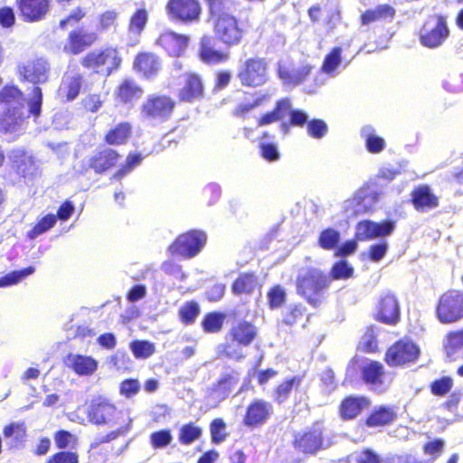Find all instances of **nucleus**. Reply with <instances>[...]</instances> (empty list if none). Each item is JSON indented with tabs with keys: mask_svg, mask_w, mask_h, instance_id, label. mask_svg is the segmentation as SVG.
Listing matches in <instances>:
<instances>
[{
	"mask_svg": "<svg viewBox=\"0 0 463 463\" xmlns=\"http://www.w3.org/2000/svg\"><path fill=\"white\" fill-rule=\"evenodd\" d=\"M330 284V277L317 268L301 269L296 281L298 294L313 307L321 304L324 293Z\"/></svg>",
	"mask_w": 463,
	"mask_h": 463,
	"instance_id": "nucleus-1",
	"label": "nucleus"
},
{
	"mask_svg": "<svg viewBox=\"0 0 463 463\" xmlns=\"http://www.w3.org/2000/svg\"><path fill=\"white\" fill-rule=\"evenodd\" d=\"M24 101V93L15 86H5L0 91V103L6 109L1 123L5 131L13 130L23 120Z\"/></svg>",
	"mask_w": 463,
	"mask_h": 463,
	"instance_id": "nucleus-2",
	"label": "nucleus"
},
{
	"mask_svg": "<svg viewBox=\"0 0 463 463\" xmlns=\"http://www.w3.org/2000/svg\"><path fill=\"white\" fill-rule=\"evenodd\" d=\"M90 422L96 425L115 426L123 424L128 413L118 410L105 398H98L91 402L87 411Z\"/></svg>",
	"mask_w": 463,
	"mask_h": 463,
	"instance_id": "nucleus-3",
	"label": "nucleus"
},
{
	"mask_svg": "<svg viewBox=\"0 0 463 463\" xmlns=\"http://www.w3.org/2000/svg\"><path fill=\"white\" fill-rule=\"evenodd\" d=\"M382 194L373 187H362L352 198L343 203V211L345 217L353 218L373 212Z\"/></svg>",
	"mask_w": 463,
	"mask_h": 463,
	"instance_id": "nucleus-4",
	"label": "nucleus"
},
{
	"mask_svg": "<svg viewBox=\"0 0 463 463\" xmlns=\"http://www.w3.org/2000/svg\"><path fill=\"white\" fill-rule=\"evenodd\" d=\"M256 328L250 323L241 321L234 325L230 336L232 341L223 346V353L230 358L239 360L244 356L241 346L249 345L256 336Z\"/></svg>",
	"mask_w": 463,
	"mask_h": 463,
	"instance_id": "nucleus-5",
	"label": "nucleus"
},
{
	"mask_svg": "<svg viewBox=\"0 0 463 463\" xmlns=\"http://www.w3.org/2000/svg\"><path fill=\"white\" fill-rule=\"evenodd\" d=\"M121 61L118 51L116 48L108 47L103 50H94L89 52L84 57L82 64L84 67L92 69L98 73L109 76L119 67Z\"/></svg>",
	"mask_w": 463,
	"mask_h": 463,
	"instance_id": "nucleus-6",
	"label": "nucleus"
},
{
	"mask_svg": "<svg viewBox=\"0 0 463 463\" xmlns=\"http://www.w3.org/2000/svg\"><path fill=\"white\" fill-rule=\"evenodd\" d=\"M437 317L439 322L450 324L463 318V292L449 290L440 298L437 306Z\"/></svg>",
	"mask_w": 463,
	"mask_h": 463,
	"instance_id": "nucleus-7",
	"label": "nucleus"
},
{
	"mask_svg": "<svg viewBox=\"0 0 463 463\" xmlns=\"http://www.w3.org/2000/svg\"><path fill=\"white\" fill-rule=\"evenodd\" d=\"M175 102L165 95H150L141 107V116L151 122H164L172 114Z\"/></svg>",
	"mask_w": 463,
	"mask_h": 463,
	"instance_id": "nucleus-8",
	"label": "nucleus"
},
{
	"mask_svg": "<svg viewBox=\"0 0 463 463\" xmlns=\"http://www.w3.org/2000/svg\"><path fill=\"white\" fill-rule=\"evenodd\" d=\"M449 33L445 17L430 16L420 31V43L428 48L440 46Z\"/></svg>",
	"mask_w": 463,
	"mask_h": 463,
	"instance_id": "nucleus-9",
	"label": "nucleus"
},
{
	"mask_svg": "<svg viewBox=\"0 0 463 463\" xmlns=\"http://www.w3.org/2000/svg\"><path fill=\"white\" fill-rule=\"evenodd\" d=\"M206 235L203 232L192 231L180 235L169 247L171 254L190 259L197 255L204 246Z\"/></svg>",
	"mask_w": 463,
	"mask_h": 463,
	"instance_id": "nucleus-10",
	"label": "nucleus"
},
{
	"mask_svg": "<svg viewBox=\"0 0 463 463\" xmlns=\"http://www.w3.org/2000/svg\"><path fill=\"white\" fill-rule=\"evenodd\" d=\"M165 11L170 19L184 24L197 23L202 14L198 0H169Z\"/></svg>",
	"mask_w": 463,
	"mask_h": 463,
	"instance_id": "nucleus-11",
	"label": "nucleus"
},
{
	"mask_svg": "<svg viewBox=\"0 0 463 463\" xmlns=\"http://www.w3.org/2000/svg\"><path fill=\"white\" fill-rule=\"evenodd\" d=\"M238 78L242 85L258 87L268 80V64L264 59H248L241 67Z\"/></svg>",
	"mask_w": 463,
	"mask_h": 463,
	"instance_id": "nucleus-12",
	"label": "nucleus"
},
{
	"mask_svg": "<svg viewBox=\"0 0 463 463\" xmlns=\"http://www.w3.org/2000/svg\"><path fill=\"white\" fill-rule=\"evenodd\" d=\"M323 425L319 422L297 432L294 437V448L305 454H315L323 446Z\"/></svg>",
	"mask_w": 463,
	"mask_h": 463,
	"instance_id": "nucleus-13",
	"label": "nucleus"
},
{
	"mask_svg": "<svg viewBox=\"0 0 463 463\" xmlns=\"http://www.w3.org/2000/svg\"><path fill=\"white\" fill-rule=\"evenodd\" d=\"M214 33L222 43L229 46L239 44L243 35L237 19L229 14H222L216 19Z\"/></svg>",
	"mask_w": 463,
	"mask_h": 463,
	"instance_id": "nucleus-14",
	"label": "nucleus"
},
{
	"mask_svg": "<svg viewBox=\"0 0 463 463\" xmlns=\"http://www.w3.org/2000/svg\"><path fill=\"white\" fill-rule=\"evenodd\" d=\"M419 354V347L412 342L399 341L388 349L385 360L391 366L402 365L415 362Z\"/></svg>",
	"mask_w": 463,
	"mask_h": 463,
	"instance_id": "nucleus-15",
	"label": "nucleus"
},
{
	"mask_svg": "<svg viewBox=\"0 0 463 463\" xmlns=\"http://www.w3.org/2000/svg\"><path fill=\"white\" fill-rule=\"evenodd\" d=\"M395 228L392 221H384L381 223L365 220L359 222L355 227V237L358 241H369L391 235Z\"/></svg>",
	"mask_w": 463,
	"mask_h": 463,
	"instance_id": "nucleus-16",
	"label": "nucleus"
},
{
	"mask_svg": "<svg viewBox=\"0 0 463 463\" xmlns=\"http://www.w3.org/2000/svg\"><path fill=\"white\" fill-rule=\"evenodd\" d=\"M376 317L379 321L394 325L400 318V307L396 297L390 292L383 293L377 304Z\"/></svg>",
	"mask_w": 463,
	"mask_h": 463,
	"instance_id": "nucleus-17",
	"label": "nucleus"
},
{
	"mask_svg": "<svg viewBox=\"0 0 463 463\" xmlns=\"http://www.w3.org/2000/svg\"><path fill=\"white\" fill-rule=\"evenodd\" d=\"M362 373L364 381L375 392H383L390 384L383 364L378 362L367 363L363 366Z\"/></svg>",
	"mask_w": 463,
	"mask_h": 463,
	"instance_id": "nucleus-18",
	"label": "nucleus"
},
{
	"mask_svg": "<svg viewBox=\"0 0 463 463\" xmlns=\"http://www.w3.org/2000/svg\"><path fill=\"white\" fill-rule=\"evenodd\" d=\"M119 155L112 148H103L84 161L85 169H93L96 174H102L113 167Z\"/></svg>",
	"mask_w": 463,
	"mask_h": 463,
	"instance_id": "nucleus-19",
	"label": "nucleus"
},
{
	"mask_svg": "<svg viewBox=\"0 0 463 463\" xmlns=\"http://www.w3.org/2000/svg\"><path fill=\"white\" fill-rule=\"evenodd\" d=\"M273 411L272 405L263 400H255L246 411L243 422L247 427L256 428L264 424Z\"/></svg>",
	"mask_w": 463,
	"mask_h": 463,
	"instance_id": "nucleus-20",
	"label": "nucleus"
},
{
	"mask_svg": "<svg viewBox=\"0 0 463 463\" xmlns=\"http://www.w3.org/2000/svg\"><path fill=\"white\" fill-rule=\"evenodd\" d=\"M48 71V63L43 59L30 61L18 67V71L24 80L33 84L46 82Z\"/></svg>",
	"mask_w": 463,
	"mask_h": 463,
	"instance_id": "nucleus-21",
	"label": "nucleus"
},
{
	"mask_svg": "<svg viewBox=\"0 0 463 463\" xmlns=\"http://www.w3.org/2000/svg\"><path fill=\"white\" fill-rule=\"evenodd\" d=\"M312 67L308 64L292 66L286 63H279L278 75L286 85L297 86L301 84L311 73Z\"/></svg>",
	"mask_w": 463,
	"mask_h": 463,
	"instance_id": "nucleus-22",
	"label": "nucleus"
},
{
	"mask_svg": "<svg viewBox=\"0 0 463 463\" xmlns=\"http://www.w3.org/2000/svg\"><path fill=\"white\" fill-rule=\"evenodd\" d=\"M189 37L167 31L160 34L156 43L165 50L171 56H181L188 44Z\"/></svg>",
	"mask_w": 463,
	"mask_h": 463,
	"instance_id": "nucleus-23",
	"label": "nucleus"
},
{
	"mask_svg": "<svg viewBox=\"0 0 463 463\" xmlns=\"http://www.w3.org/2000/svg\"><path fill=\"white\" fill-rule=\"evenodd\" d=\"M17 4L21 14L27 22L40 21L49 11V0H17Z\"/></svg>",
	"mask_w": 463,
	"mask_h": 463,
	"instance_id": "nucleus-24",
	"label": "nucleus"
},
{
	"mask_svg": "<svg viewBox=\"0 0 463 463\" xmlns=\"http://www.w3.org/2000/svg\"><path fill=\"white\" fill-rule=\"evenodd\" d=\"M64 363L67 367L80 376L91 375L98 368V362L93 357L78 354H69Z\"/></svg>",
	"mask_w": 463,
	"mask_h": 463,
	"instance_id": "nucleus-25",
	"label": "nucleus"
},
{
	"mask_svg": "<svg viewBox=\"0 0 463 463\" xmlns=\"http://www.w3.org/2000/svg\"><path fill=\"white\" fill-rule=\"evenodd\" d=\"M9 159L23 176H33L38 172V165L33 156L23 149L12 150L9 154Z\"/></svg>",
	"mask_w": 463,
	"mask_h": 463,
	"instance_id": "nucleus-26",
	"label": "nucleus"
},
{
	"mask_svg": "<svg viewBox=\"0 0 463 463\" xmlns=\"http://www.w3.org/2000/svg\"><path fill=\"white\" fill-rule=\"evenodd\" d=\"M411 202L415 209L419 212H427L439 205V198L436 196L430 186L420 185L411 193Z\"/></svg>",
	"mask_w": 463,
	"mask_h": 463,
	"instance_id": "nucleus-27",
	"label": "nucleus"
},
{
	"mask_svg": "<svg viewBox=\"0 0 463 463\" xmlns=\"http://www.w3.org/2000/svg\"><path fill=\"white\" fill-rule=\"evenodd\" d=\"M96 40L97 34L95 33L84 30L75 31L70 33L69 44L65 46V49L77 54L95 43Z\"/></svg>",
	"mask_w": 463,
	"mask_h": 463,
	"instance_id": "nucleus-28",
	"label": "nucleus"
},
{
	"mask_svg": "<svg viewBox=\"0 0 463 463\" xmlns=\"http://www.w3.org/2000/svg\"><path fill=\"white\" fill-rule=\"evenodd\" d=\"M160 67L161 62L158 57L149 52L138 54L134 62V68L146 78L156 75Z\"/></svg>",
	"mask_w": 463,
	"mask_h": 463,
	"instance_id": "nucleus-29",
	"label": "nucleus"
},
{
	"mask_svg": "<svg viewBox=\"0 0 463 463\" xmlns=\"http://www.w3.org/2000/svg\"><path fill=\"white\" fill-rule=\"evenodd\" d=\"M143 94L142 89L132 80H125L118 86L116 97L122 103H132L138 99Z\"/></svg>",
	"mask_w": 463,
	"mask_h": 463,
	"instance_id": "nucleus-30",
	"label": "nucleus"
},
{
	"mask_svg": "<svg viewBox=\"0 0 463 463\" xmlns=\"http://www.w3.org/2000/svg\"><path fill=\"white\" fill-rule=\"evenodd\" d=\"M395 14V9L389 5H380L373 9L364 12L362 16V24H369L378 21H391Z\"/></svg>",
	"mask_w": 463,
	"mask_h": 463,
	"instance_id": "nucleus-31",
	"label": "nucleus"
},
{
	"mask_svg": "<svg viewBox=\"0 0 463 463\" xmlns=\"http://www.w3.org/2000/svg\"><path fill=\"white\" fill-rule=\"evenodd\" d=\"M368 405L369 402L364 397H347L341 404V415L345 419H354Z\"/></svg>",
	"mask_w": 463,
	"mask_h": 463,
	"instance_id": "nucleus-32",
	"label": "nucleus"
},
{
	"mask_svg": "<svg viewBox=\"0 0 463 463\" xmlns=\"http://www.w3.org/2000/svg\"><path fill=\"white\" fill-rule=\"evenodd\" d=\"M132 126L128 122H121L111 128L105 136V141L111 146L125 144L130 137Z\"/></svg>",
	"mask_w": 463,
	"mask_h": 463,
	"instance_id": "nucleus-33",
	"label": "nucleus"
},
{
	"mask_svg": "<svg viewBox=\"0 0 463 463\" xmlns=\"http://www.w3.org/2000/svg\"><path fill=\"white\" fill-rule=\"evenodd\" d=\"M26 428L24 423L13 422L5 427L4 437L12 448H19L25 440Z\"/></svg>",
	"mask_w": 463,
	"mask_h": 463,
	"instance_id": "nucleus-34",
	"label": "nucleus"
},
{
	"mask_svg": "<svg viewBox=\"0 0 463 463\" xmlns=\"http://www.w3.org/2000/svg\"><path fill=\"white\" fill-rule=\"evenodd\" d=\"M202 94L203 83L201 79L195 74L187 75L185 84L180 91L181 99L185 101H191L199 98Z\"/></svg>",
	"mask_w": 463,
	"mask_h": 463,
	"instance_id": "nucleus-35",
	"label": "nucleus"
},
{
	"mask_svg": "<svg viewBox=\"0 0 463 463\" xmlns=\"http://www.w3.org/2000/svg\"><path fill=\"white\" fill-rule=\"evenodd\" d=\"M361 135L370 153L378 154L385 148L384 139L375 134V130L372 126H364L361 130Z\"/></svg>",
	"mask_w": 463,
	"mask_h": 463,
	"instance_id": "nucleus-36",
	"label": "nucleus"
},
{
	"mask_svg": "<svg viewBox=\"0 0 463 463\" xmlns=\"http://www.w3.org/2000/svg\"><path fill=\"white\" fill-rule=\"evenodd\" d=\"M257 286L258 279L254 274L243 273L233 282L232 291L235 295L250 294Z\"/></svg>",
	"mask_w": 463,
	"mask_h": 463,
	"instance_id": "nucleus-37",
	"label": "nucleus"
},
{
	"mask_svg": "<svg viewBox=\"0 0 463 463\" xmlns=\"http://www.w3.org/2000/svg\"><path fill=\"white\" fill-rule=\"evenodd\" d=\"M201 59L207 63H219L227 60V54L211 47V38L203 36L201 40Z\"/></svg>",
	"mask_w": 463,
	"mask_h": 463,
	"instance_id": "nucleus-38",
	"label": "nucleus"
},
{
	"mask_svg": "<svg viewBox=\"0 0 463 463\" xmlns=\"http://www.w3.org/2000/svg\"><path fill=\"white\" fill-rule=\"evenodd\" d=\"M81 78L79 74L67 75L60 87L61 95H64L67 100H73L80 93Z\"/></svg>",
	"mask_w": 463,
	"mask_h": 463,
	"instance_id": "nucleus-39",
	"label": "nucleus"
},
{
	"mask_svg": "<svg viewBox=\"0 0 463 463\" xmlns=\"http://www.w3.org/2000/svg\"><path fill=\"white\" fill-rule=\"evenodd\" d=\"M291 109V103L288 99H283L277 102L275 109L271 112L264 115L259 122L260 126L269 125L283 118L289 109Z\"/></svg>",
	"mask_w": 463,
	"mask_h": 463,
	"instance_id": "nucleus-40",
	"label": "nucleus"
},
{
	"mask_svg": "<svg viewBox=\"0 0 463 463\" xmlns=\"http://www.w3.org/2000/svg\"><path fill=\"white\" fill-rule=\"evenodd\" d=\"M395 418L396 413L392 408L381 407L378 411L371 414L366 423L370 427L383 426L392 422Z\"/></svg>",
	"mask_w": 463,
	"mask_h": 463,
	"instance_id": "nucleus-41",
	"label": "nucleus"
},
{
	"mask_svg": "<svg viewBox=\"0 0 463 463\" xmlns=\"http://www.w3.org/2000/svg\"><path fill=\"white\" fill-rule=\"evenodd\" d=\"M445 349L447 355L452 359L458 353H463V329L452 331L447 335Z\"/></svg>",
	"mask_w": 463,
	"mask_h": 463,
	"instance_id": "nucleus-42",
	"label": "nucleus"
},
{
	"mask_svg": "<svg viewBox=\"0 0 463 463\" xmlns=\"http://www.w3.org/2000/svg\"><path fill=\"white\" fill-rule=\"evenodd\" d=\"M342 49L335 47L326 57L322 65V71L332 77L336 75V70L342 62Z\"/></svg>",
	"mask_w": 463,
	"mask_h": 463,
	"instance_id": "nucleus-43",
	"label": "nucleus"
},
{
	"mask_svg": "<svg viewBox=\"0 0 463 463\" xmlns=\"http://www.w3.org/2000/svg\"><path fill=\"white\" fill-rule=\"evenodd\" d=\"M237 383L238 378L236 376L226 374L219 380L215 385L213 393L218 399L223 400L231 393Z\"/></svg>",
	"mask_w": 463,
	"mask_h": 463,
	"instance_id": "nucleus-44",
	"label": "nucleus"
},
{
	"mask_svg": "<svg viewBox=\"0 0 463 463\" xmlns=\"http://www.w3.org/2000/svg\"><path fill=\"white\" fill-rule=\"evenodd\" d=\"M340 241V233L335 229L328 228L321 232L318 238V245L326 250L336 248Z\"/></svg>",
	"mask_w": 463,
	"mask_h": 463,
	"instance_id": "nucleus-45",
	"label": "nucleus"
},
{
	"mask_svg": "<svg viewBox=\"0 0 463 463\" xmlns=\"http://www.w3.org/2000/svg\"><path fill=\"white\" fill-rule=\"evenodd\" d=\"M173 439L170 430H160L150 434L149 442L153 449H163L171 444Z\"/></svg>",
	"mask_w": 463,
	"mask_h": 463,
	"instance_id": "nucleus-46",
	"label": "nucleus"
},
{
	"mask_svg": "<svg viewBox=\"0 0 463 463\" xmlns=\"http://www.w3.org/2000/svg\"><path fill=\"white\" fill-rule=\"evenodd\" d=\"M202 435V430L194 423L184 424L179 433V441L184 445H189L198 439Z\"/></svg>",
	"mask_w": 463,
	"mask_h": 463,
	"instance_id": "nucleus-47",
	"label": "nucleus"
},
{
	"mask_svg": "<svg viewBox=\"0 0 463 463\" xmlns=\"http://www.w3.org/2000/svg\"><path fill=\"white\" fill-rule=\"evenodd\" d=\"M57 217L54 214H47L43 217L38 223L29 232L30 239H35L37 236L50 230L56 223Z\"/></svg>",
	"mask_w": 463,
	"mask_h": 463,
	"instance_id": "nucleus-48",
	"label": "nucleus"
},
{
	"mask_svg": "<svg viewBox=\"0 0 463 463\" xmlns=\"http://www.w3.org/2000/svg\"><path fill=\"white\" fill-rule=\"evenodd\" d=\"M354 269L349 266L346 260H340L335 263L330 271L332 279H347L353 276Z\"/></svg>",
	"mask_w": 463,
	"mask_h": 463,
	"instance_id": "nucleus-49",
	"label": "nucleus"
},
{
	"mask_svg": "<svg viewBox=\"0 0 463 463\" xmlns=\"http://www.w3.org/2000/svg\"><path fill=\"white\" fill-rule=\"evenodd\" d=\"M147 23V13L145 9L137 10L131 17L129 33L139 35Z\"/></svg>",
	"mask_w": 463,
	"mask_h": 463,
	"instance_id": "nucleus-50",
	"label": "nucleus"
},
{
	"mask_svg": "<svg viewBox=\"0 0 463 463\" xmlns=\"http://www.w3.org/2000/svg\"><path fill=\"white\" fill-rule=\"evenodd\" d=\"M43 104V93L39 87H34L32 90V94L27 100L29 108V113L33 117L38 118L41 114Z\"/></svg>",
	"mask_w": 463,
	"mask_h": 463,
	"instance_id": "nucleus-51",
	"label": "nucleus"
},
{
	"mask_svg": "<svg viewBox=\"0 0 463 463\" xmlns=\"http://www.w3.org/2000/svg\"><path fill=\"white\" fill-rule=\"evenodd\" d=\"M33 272L34 269L33 267H28L22 270L11 272L0 279V288L14 285L21 281L26 276L31 275Z\"/></svg>",
	"mask_w": 463,
	"mask_h": 463,
	"instance_id": "nucleus-52",
	"label": "nucleus"
},
{
	"mask_svg": "<svg viewBox=\"0 0 463 463\" xmlns=\"http://www.w3.org/2000/svg\"><path fill=\"white\" fill-rule=\"evenodd\" d=\"M224 317L221 314H208L202 322L204 331L208 333H216L222 327Z\"/></svg>",
	"mask_w": 463,
	"mask_h": 463,
	"instance_id": "nucleus-53",
	"label": "nucleus"
},
{
	"mask_svg": "<svg viewBox=\"0 0 463 463\" xmlns=\"http://www.w3.org/2000/svg\"><path fill=\"white\" fill-rule=\"evenodd\" d=\"M131 351L137 358H147L155 352L154 345L147 341H135L130 345Z\"/></svg>",
	"mask_w": 463,
	"mask_h": 463,
	"instance_id": "nucleus-54",
	"label": "nucleus"
},
{
	"mask_svg": "<svg viewBox=\"0 0 463 463\" xmlns=\"http://www.w3.org/2000/svg\"><path fill=\"white\" fill-rule=\"evenodd\" d=\"M226 424L222 419H214L210 425V431L213 442L219 444L222 442L227 434L225 432Z\"/></svg>",
	"mask_w": 463,
	"mask_h": 463,
	"instance_id": "nucleus-55",
	"label": "nucleus"
},
{
	"mask_svg": "<svg viewBox=\"0 0 463 463\" xmlns=\"http://www.w3.org/2000/svg\"><path fill=\"white\" fill-rule=\"evenodd\" d=\"M142 161V156L139 154H130L127 157L126 164L114 175L115 179H121L126 175L130 173L134 167L138 165Z\"/></svg>",
	"mask_w": 463,
	"mask_h": 463,
	"instance_id": "nucleus-56",
	"label": "nucleus"
},
{
	"mask_svg": "<svg viewBox=\"0 0 463 463\" xmlns=\"http://www.w3.org/2000/svg\"><path fill=\"white\" fill-rule=\"evenodd\" d=\"M200 308L197 303L189 302L183 306L179 310V315L183 322L193 323L199 315Z\"/></svg>",
	"mask_w": 463,
	"mask_h": 463,
	"instance_id": "nucleus-57",
	"label": "nucleus"
},
{
	"mask_svg": "<svg viewBox=\"0 0 463 463\" xmlns=\"http://www.w3.org/2000/svg\"><path fill=\"white\" fill-rule=\"evenodd\" d=\"M360 346L366 352H373L377 348L376 333L373 326L366 329L360 341Z\"/></svg>",
	"mask_w": 463,
	"mask_h": 463,
	"instance_id": "nucleus-58",
	"label": "nucleus"
},
{
	"mask_svg": "<svg viewBox=\"0 0 463 463\" xmlns=\"http://www.w3.org/2000/svg\"><path fill=\"white\" fill-rule=\"evenodd\" d=\"M124 423L127 424L126 428L120 427V428L118 429V430H113V431H110L109 433H108V434H106L104 436H100V437L96 438V439L91 444V447L92 448H96L100 443L109 442V441L115 439L116 438H118L121 433L126 432L129 429V426H130V423H131V419H130L129 416L126 417V420H125Z\"/></svg>",
	"mask_w": 463,
	"mask_h": 463,
	"instance_id": "nucleus-59",
	"label": "nucleus"
},
{
	"mask_svg": "<svg viewBox=\"0 0 463 463\" xmlns=\"http://www.w3.org/2000/svg\"><path fill=\"white\" fill-rule=\"evenodd\" d=\"M207 2L211 15L217 18L222 14H227L226 10H229L232 5V0H207Z\"/></svg>",
	"mask_w": 463,
	"mask_h": 463,
	"instance_id": "nucleus-60",
	"label": "nucleus"
},
{
	"mask_svg": "<svg viewBox=\"0 0 463 463\" xmlns=\"http://www.w3.org/2000/svg\"><path fill=\"white\" fill-rule=\"evenodd\" d=\"M307 133L314 138H322L327 133V126L321 119H313L307 123Z\"/></svg>",
	"mask_w": 463,
	"mask_h": 463,
	"instance_id": "nucleus-61",
	"label": "nucleus"
},
{
	"mask_svg": "<svg viewBox=\"0 0 463 463\" xmlns=\"http://www.w3.org/2000/svg\"><path fill=\"white\" fill-rule=\"evenodd\" d=\"M140 391V383L136 379H128L120 383L119 392L121 395L131 398Z\"/></svg>",
	"mask_w": 463,
	"mask_h": 463,
	"instance_id": "nucleus-62",
	"label": "nucleus"
},
{
	"mask_svg": "<svg viewBox=\"0 0 463 463\" xmlns=\"http://www.w3.org/2000/svg\"><path fill=\"white\" fill-rule=\"evenodd\" d=\"M299 384V380L296 377H293L290 380H288L284 383H282L278 388H277V400L279 402H283L292 391V389L295 386H298Z\"/></svg>",
	"mask_w": 463,
	"mask_h": 463,
	"instance_id": "nucleus-63",
	"label": "nucleus"
},
{
	"mask_svg": "<svg viewBox=\"0 0 463 463\" xmlns=\"http://www.w3.org/2000/svg\"><path fill=\"white\" fill-rule=\"evenodd\" d=\"M46 463H78V455L69 451L58 452L52 455Z\"/></svg>",
	"mask_w": 463,
	"mask_h": 463,
	"instance_id": "nucleus-64",
	"label": "nucleus"
}]
</instances>
